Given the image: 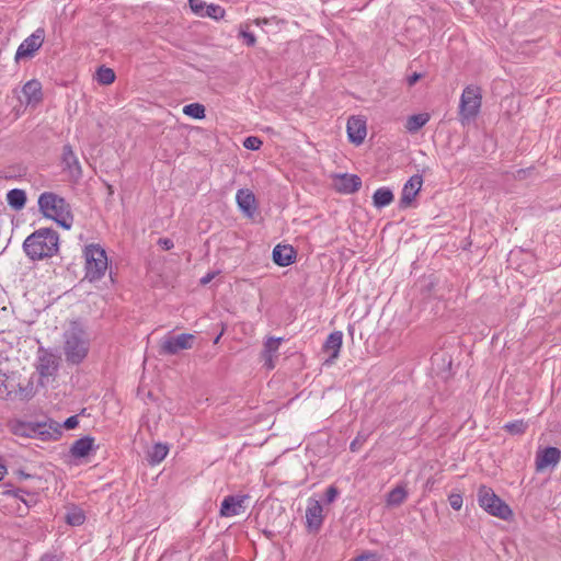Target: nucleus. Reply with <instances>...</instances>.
<instances>
[{
	"mask_svg": "<svg viewBox=\"0 0 561 561\" xmlns=\"http://www.w3.org/2000/svg\"><path fill=\"white\" fill-rule=\"evenodd\" d=\"M91 339L78 322H71L62 335V353L69 365H79L90 352Z\"/></svg>",
	"mask_w": 561,
	"mask_h": 561,
	"instance_id": "f257e3e1",
	"label": "nucleus"
},
{
	"mask_svg": "<svg viewBox=\"0 0 561 561\" xmlns=\"http://www.w3.org/2000/svg\"><path fill=\"white\" fill-rule=\"evenodd\" d=\"M59 237L53 229H38L28 236L23 248L26 255L32 260L50 257L58 251Z\"/></svg>",
	"mask_w": 561,
	"mask_h": 561,
	"instance_id": "f03ea898",
	"label": "nucleus"
},
{
	"mask_svg": "<svg viewBox=\"0 0 561 561\" xmlns=\"http://www.w3.org/2000/svg\"><path fill=\"white\" fill-rule=\"evenodd\" d=\"M38 207L45 217L54 219L65 229L71 228L73 217L69 204L62 197L51 192H45L38 198Z\"/></svg>",
	"mask_w": 561,
	"mask_h": 561,
	"instance_id": "7ed1b4c3",
	"label": "nucleus"
},
{
	"mask_svg": "<svg viewBox=\"0 0 561 561\" xmlns=\"http://www.w3.org/2000/svg\"><path fill=\"white\" fill-rule=\"evenodd\" d=\"M85 277L93 282L104 276L107 270L106 252L99 244H89L84 248Z\"/></svg>",
	"mask_w": 561,
	"mask_h": 561,
	"instance_id": "20e7f679",
	"label": "nucleus"
},
{
	"mask_svg": "<svg viewBox=\"0 0 561 561\" xmlns=\"http://www.w3.org/2000/svg\"><path fill=\"white\" fill-rule=\"evenodd\" d=\"M482 104V91L478 85H467L461 94L459 104V117L462 124L476 119Z\"/></svg>",
	"mask_w": 561,
	"mask_h": 561,
	"instance_id": "39448f33",
	"label": "nucleus"
},
{
	"mask_svg": "<svg viewBox=\"0 0 561 561\" xmlns=\"http://www.w3.org/2000/svg\"><path fill=\"white\" fill-rule=\"evenodd\" d=\"M479 505L489 514L501 519H508L512 516V510L505 504L491 488L482 485L478 490Z\"/></svg>",
	"mask_w": 561,
	"mask_h": 561,
	"instance_id": "423d86ee",
	"label": "nucleus"
},
{
	"mask_svg": "<svg viewBox=\"0 0 561 561\" xmlns=\"http://www.w3.org/2000/svg\"><path fill=\"white\" fill-rule=\"evenodd\" d=\"M195 341V335L182 333L179 335L168 334L159 343V353L161 355H176L181 351L191 350Z\"/></svg>",
	"mask_w": 561,
	"mask_h": 561,
	"instance_id": "0eeeda50",
	"label": "nucleus"
},
{
	"mask_svg": "<svg viewBox=\"0 0 561 561\" xmlns=\"http://www.w3.org/2000/svg\"><path fill=\"white\" fill-rule=\"evenodd\" d=\"M45 38L43 28H37L30 36H27L18 47L15 53V60L31 58L42 47Z\"/></svg>",
	"mask_w": 561,
	"mask_h": 561,
	"instance_id": "6e6552de",
	"label": "nucleus"
},
{
	"mask_svg": "<svg viewBox=\"0 0 561 561\" xmlns=\"http://www.w3.org/2000/svg\"><path fill=\"white\" fill-rule=\"evenodd\" d=\"M324 510L320 501L313 496L309 497L306 507V527L309 531L317 533L320 530L324 520Z\"/></svg>",
	"mask_w": 561,
	"mask_h": 561,
	"instance_id": "1a4fd4ad",
	"label": "nucleus"
},
{
	"mask_svg": "<svg viewBox=\"0 0 561 561\" xmlns=\"http://www.w3.org/2000/svg\"><path fill=\"white\" fill-rule=\"evenodd\" d=\"M61 162L64 171L68 173V176L77 182L82 176V169L78 158V154L71 145H66L62 150Z\"/></svg>",
	"mask_w": 561,
	"mask_h": 561,
	"instance_id": "9d476101",
	"label": "nucleus"
},
{
	"mask_svg": "<svg viewBox=\"0 0 561 561\" xmlns=\"http://www.w3.org/2000/svg\"><path fill=\"white\" fill-rule=\"evenodd\" d=\"M248 495L226 496L220 505V515L222 517H232L242 514L245 511L244 502Z\"/></svg>",
	"mask_w": 561,
	"mask_h": 561,
	"instance_id": "9b49d317",
	"label": "nucleus"
},
{
	"mask_svg": "<svg viewBox=\"0 0 561 561\" xmlns=\"http://www.w3.org/2000/svg\"><path fill=\"white\" fill-rule=\"evenodd\" d=\"M333 185L340 193L352 194L359 190L362 180L355 174H337L333 178Z\"/></svg>",
	"mask_w": 561,
	"mask_h": 561,
	"instance_id": "f8f14e48",
	"label": "nucleus"
},
{
	"mask_svg": "<svg viewBox=\"0 0 561 561\" xmlns=\"http://www.w3.org/2000/svg\"><path fill=\"white\" fill-rule=\"evenodd\" d=\"M22 94L27 106H37L43 101L41 82L37 80L27 81L22 88Z\"/></svg>",
	"mask_w": 561,
	"mask_h": 561,
	"instance_id": "ddd939ff",
	"label": "nucleus"
},
{
	"mask_svg": "<svg viewBox=\"0 0 561 561\" xmlns=\"http://www.w3.org/2000/svg\"><path fill=\"white\" fill-rule=\"evenodd\" d=\"M423 184V179L421 175H413L410 180L404 184L400 204L403 207H408L411 205L417 193L420 192Z\"/></svg>",
	"mask_w": 561,
	"mask_h": 561,
	"instance_id": "4468645a",
	"label": "nucleus"
},
{
	"mask_svg": "<svg viewBox=\"0 0 561 561\" xmlns=\"http://www.w3.org/2000/svg\"><path fill=\"white\" fill-rule=\"evenodd\" d=\"M561 458L560 450L556 447H547L536 456V469L541 471L549 466H556Z\"/></svg>",
	"mask_w": 561,
	"mask_h": 561,
	"instance_id": "2eb2a0df",
	"label": "nucleus"
},
{
	"mask_svg": "<svg viewBox=\"0 0 561 561\" xmlns=\"http://www.w3.org/2000/svg\"><path fill=\"white\" fill-rule=\"evenodd\" d=\"M348 140H365L367 135L366 119L362 116H352L347 121Z\"/></svg>",
	"mask_w": 561,
	"mask_h": 561,
	"instance_id": "dca6fc26",
	"label": "nucleus"
},
{
	"mask_svg": "<svg viewBox=\"0 0 561 561\" xmlns=\"http://www.w3.org/2000/svg\"><path fill=\"white\" fill-rule=\"evenodd\" d=\"M343 343V333L341 331H334L329 334L324 344L323 352L329 355V360L333 362L339 357Z\"/></svg>",
	"mask_w": 561,
	"mask_h": 561,
	"instance_id": "f3484780",
	"label": "nucleus"
},
{
	"mask_svg": "<svg viewBox=\"0 0 561 561\" xmlns=\"http://www.w3.org/2000/svg\"><path fill=\"white\" fill-rule=\"evenodd\" d=\"M282 341V337H270L264 343V351L262 356L264 359V366L267 369H273L275 367L274 357H276Z\"/></svg>",
	"mask_w": 561,
	"mask_h": 561,
	"instance_id": "a211bd4d",
	"label": "nucleus"
},
{
	"mask_svg": "<svg viewBox=\"0 0 561 561\" xmlns=\"http://www.w3.org/2000/svg\"><path fill=\"white\" fill-rule=\"evenodd\" d=\"M296 251L291 245H276L273 250V260L279 266H288L294 263Z\"/></svg>",
	"mask_w": 561,
	"mask_h": 561,
	"instance_id": "6ab92c4d",
	"label": "nucleus"
},
{
	"mask_svg": "<svg viewBox=\"0 0 561 561\" xmlns=\"http://www.w3.org/2000/svg\"><path fill=\"white\" fill-rule=\"evenodd\" d=\"M37 369L42 376H51L58 369V358L51 353H42Z\"/></svg>",
	"mask_w": 561,
	"mask_h": 561,
	"instance_id": "aec40b11",
	"label": "nucleus"
},
{
	"mask_svg": "<svg viewBox=\"0 0 561 561\" xmlns=\"http://www.w3.org/2000/svg\"><path fill=\"white\" fill-rule=\"evenodd\" d=\"M93 447H94V438L87 436V437L77 439L72 444L70 453L75 458H83L89 455V453L93 449Z\"/></svg>",
	"mask_w": 561,
	"mask_h": 561,
	"instance_id": "412c9836",
	"label": "nucleus"
},
{
	"mask_svg": "<svg viewBox=\"0 0 561 561\" xmlns=\"http://www.w3.org/2000/svg\"><path fill=\"white\" fill-rule=\"evenodd\" d=\"M239 207L247 213L252 215L254 210L255 197L254 194L249 190H239L236 195Z\"/></svg>",
	"mask_w": 561,
	"mask_h": 561,
	"instance_id": "4be33fe9",
	"label": "nucleus"
},
{
	"mask_svg": "<svg viewBox=\"0 0 561 561\" xmlns=\"http://www.w3.org/2000/svg\"><path fill=\"white\" fill-rule=\"evenodd\" d=\"M7 202L13 209L20 210L25 206L26 194L23 190H11L7 194Z\"/></svg>",
	"mask_w": 561,
	"mask_h": 561,
	"instance_id": "5701e85b",
	"label": "nucleus"
},
{
	"mask_svg": "<svg viewBox=\"0 0 561 561\" xmlns=\"http://www.w3.org/2000/svg\"><path fill=\"white\" fill-rule=\"evenodd\" d=\"M407 496V489L398 485L387 494L386 503L388 506H399L405 501Z\"/></svg>",
	"mask_w": 561,
	"mask_h": 561,
	"instance_id": "b1692460",
	"label": "nucleus"
},
{
	"mask_svg": "<svg viewBox=\"0 0 561 561\" xmlns=\"http://www.w3.org/2000/svg\"><path fill=\"white\" fill-rule=\"evenodd\" d=\"M169 447L158 443L148 451V460L151 465H158L168 456Z\"/></svg>",
	"mask_w": 561,
	"mask_h": 561,
	"instance_id": "393cba45",
	"label": "nucleus"
},
{
	"mask_svg": "<svg viewBox=\"0 0 561 561\" xmlns=\"http://www.w3.org/2000/svg\"><path fill=\"white\" fill-rule=\"evenodd\" d=\"M374 205L378 208L388 206L393 201V194L389 188L380 187L373 196Z\"/></svg>",
	"mask_w": 561,
	"mask_h": 561,
	"instance_id": "a878e982",
	"label": "nucleus"
},
{
	"mask_svg": "<svg viewBox=\"0 0 561 561\" xmlns=\"http://www.w3.org/2000/svg\"><path fill=\"white\" fill-rule=\"evenodd\" d=\"M65 519L70 526H80L84 523L85 515L80 507L71 506L68 508Z\"/></svg>",
	"mask_w": 561,
	"mask_h": 561,
	"instance_id": "bb28decb",
	"label": "nucleus"
},
{
	"mask_svg": "<svg viewBox=\"0 0 561 561\" xmlns=\"http://www.w3.org/2000/svg\"><path fill=\"white\" fill-rule=\"evenodd\" d=\"M428 119L430 116L426 113L414 114L407 119L405 128L410 131L419 130Z\"/></svg>",
	"mask_w": 561,
	"mask_h": 561,
	"instance_id": "cd10ccee",
	"label": "nucleus"
},
{
	"mask_svg": "<svg viewBox=\"0 0 561 561\" xmlns=\"http://www.w3.org/2000/svg\"><path fill=\"white\" fill-rule=\"evenodd\" d=\"M115 72L113 69L107 67H100L96 71V80L103 85H108L115 81Z\"/></svg>",
	"mask_w": 561,
	"mask_h": 561,
	"instance_id": "c85d7f7f",
	"label": "nucleus"
},
{
	"mask_svg": "<svg viewBox=\"0 0 561 561\" xmlns=\"http://www.w3.org/2000/svg\"><path fill=\"white\" fill-rule=\"evenodd\" d=\"M183 113L193 118H203L205 116V107L199 103H191L183 107Z\"/></svg>",
	"mask_w": 561,
	"mask_h": 561,
	"instance_id": "c756f323",
	"label": "nucleus"
},
{
	"mask_svg": "<svg viewBox=\"0 0 561 561\" xmlns=\"http://www.w3.org/2000/svg\"><path fill=\"white\" fill-rule=\"evenodd\" d=\"M205 16L215 20L222 19L225 16V9L218 4H207L204 13V18Z\"/></svg>",
	"mask_w": 561,
	"mask_h": 561,
	"instance_id": "7c9ffc66",
	"label": "nucleus"
},
{
	"mask_svg": "<svg viewBox=\"0 0 561 561\" xmlns=\"http://www.w3.org/2000/svg\"><path fill=\"white\" fill-rule=\"evenodd\" d=\"M527 428V424L523 420L510 422L504 425V430L513 435L523 434Z\"/></svg>",
	"mask_w": 561,
	"mask_h": 561,
	"instance_id": "2f4dec72",
	"label": "nucleus"
},
{
	"mask_svg": "<svg viewBox=\"0 0 561 561\" xmlns=\"http://www.w3.org/2000/svg\"><path fill=\"white\" fill-rule=\"evenodd\" d=\"M191 10L198 16L204 18L206 2L203 0H188Z\"/></svg>",
	"mask_w": 561,
	"mask_h": 561,
	"instance_id": "473e14b6",
	"label": "nucleus"
},
{
	"mask_svg": "<svg viewBox=\"0 0 561 561\" xmlns=\"http://www.w3.org/2000/svg\"><path fill=\"white\" fill-rule=\"evenodd\" d=\"M448 501H449L450 506L455 511H459L462 507L463 500H462V495L460 493H451L448 496Z\"/></svg>",
	"mask_w": 561,
	"mask_h": 561,
	"instance_id": "72a5a7b5",
	"label": "nucleus"
},
{
	"mask_svg": "<svg viewBox=\"0 0 561 561\" xmlns=\"http://www.w3.org/2000/svg\"><path fill=\"white\" fill-rule=\"evenodd\" d=\"M11 393L7 385L5 374H0V399H8Z\"/></svg>",
	"mask_w": 561,
	"mask_h": 561,
	"instance_id": "f704fd0d",
	"label": "nucleus"
},
{
	"mask_svg": "<svg viewBox=\"0 0 561 561\" xmlns=\"http://www.w3.org/2000/svg\"><path fill=\"white\" fill-rule=\"evenodd\" d=\"M339 496V490L334 485H330L325 491V502L333 503Z\"/></svg>",
	"mask_w": 561,
	"mask_h": 561,
	"instance_id": "c9c22d12",
	"label": "nucleus"
},
{
	"mask_svg": "<svg viewBox=\"0 0 561 561\" xmlns=\"http://www.w3.org/2000/svg\"><path fill=\"white\" fill-rule=\"evenodd\" d=\"M12 495L14 496L15 500H20L24 503L25 507L24 510H20L22 513L26 512L28 506H30V503L24 497V495H27V493L23 490H16V491H13L12 492Z\"/></svg>",
	"mask_w": 561,
	"mask_h": 561,
	"instance_id": "e433bc0d",
	"label": "nucleus"
},
{
	"mask_svg": "<svg viewBox=\"0 0 561 561\" xmlns=\"http://www.w3.org/2000/svg\"><path fill=\"white\" fill-rule=\"evenodd\" d=\"M79 424V420H78V416L77 415H72L70 417H68L65 422H64V426L67 428V430H72V428H76Z\"/></svg>",
	"mask_w": 561,
	"mask_h": 561,
	"instance_id": "4c0bfd02",
	"label": "nucleus"
},
{
	"mask_svg": "<svg viewBox=\"0 0 561 561\" xmlns=\"http://www.w3.org/2000/svg\"><path fill=\"white\" fill-rule=\"evenodd\" d=\"M354 561H378L377 554L367 552L358 556Z\"/></svg>",
	"mask_w": 561,
	"mask_h": 561,
	"instance_id": "58836bf2",
	"label": "nucleus"
},
{
	"mask_svg": "<svg viewBox=\"0 0 561 561\" xmlns=\"http://www.w3.org/2000/svg\"><path fill=\"white\" fill-rule=\"evenodd\" d=\"M158 244L163 249V250H171L173 247H174V243L171 239L169 238H160L158 240Z\"/></svg>",
	"mask_w": 561,
	"mask_h": 561,
	"instance_id": "ea45409f",
	"label": "nucleus"
},
{
	"mask_svg": "<svg viewBox=\"0 0 561 561\" xmlns=\"http://www.w3.org/2000/svg\"><path fill=\"white\" fill-rule=\"evenodd\" d=\"M242 37L244 38V42L248 46H254L256 39L252 33L242 32Z\"/></svg>",
	"mask_w": 561,
	"mask_h": 561,
	"instance_id": "a19ab883",
	"label": "nucleus"
},
{
	"mask_svg": "<svg viewBox=\"0 0 561 561\" xmlns=\"http://www.w3.org/2000/svg\"><path fill=\"white\" fill-rule=\"evenodd\" d=\"M420 78H421V75H420V73H416V72H415V73H413L412 76H410V77L408 78V84H409L410 87H412L413 84H415V83L419 81V79H420Z\"/></svg>",
	"mask_w": 561,
	"mask_h": 561,
	"instance_id": "79ce46f5",
	"label": "nucleus"
},
{
	"mask_svg": "<svg viewBox=\"0 0 561 561\" xmlns=\"http://www.w3.org/2000/svg\"><path fill=\"white\" fill-rule=\"evenodd\" d=\"M262 142H243L244 147L250 150H259Z\"/></svg>",
	"mask_w": 561,
	"mask_h": 561,
	"instance_id": "37998d69",
	"label": "nucleus"
},
{
	"mask_svg": "<svg viewBox=\"0 0 561 561\" xmlns=\"http://www.w3.org/2000/svg\"><path fill=\"white\" fill-rule=\"evenodd\" d=\"M39 561H59L56 556L46 554Z\"/></svg>",
	"mask_w": 561,
	"mask_h": 561,
	"instance_id": "c03bdc74",
	"label": "nucleus"
},
{
	"mask_svg": "<svg viewBox=\"0 0 561 561\" xmlns=\"http://www.w3.org/2000/svg\"><path fill=\"white\" fill-rule=\"evenodd\" d=\"M213 278H214V274H207L206 276H204V277L201 279V283H202L203 285H206V284H208Z\"/></svg>",
	"mask_w": 561,
	"mask_h": 561,
	"instance_id": "a18cd8bd",
	"label": "nucleus"
},
{
	"mask_svg": "<svg viewBox=\"0 0 561 561\" xmlns=\"http://www.w3.org/2000/svg\"><path fill=\"white\" fill-rule=\"evenodd\" d=\"M268 22H270V20H268V19H266V18H263V19H256V20L254 21V23H255L257 26L266 25Z\"/></svg>",
	"mask_w": 561,
	"mask_h": 561,
	"instance_id": "49530a36",
	"label": "nucleus"
},
{
	"mask_svg": "<svg viewBox=\"0 0 561 561\" xmlns=\"http://www.w3.org/2000/svg\"><path fill=\"white\" fill-rule=\"evenodd\" d=\"M7 473V468L4 465L0 463V481L3 479V477Z\"/></svg>",
	"mask_w": 561,
	"mask_h": 561,
	"instance_id": "de8ad7c7",
	"label": "nucleus"
},
{
	"mask_svg": "<svg viewBox=\"0 0 561 561\" xmlns=\"http://www.w3.org/2000/svg\"><path fill=\"white\" fill-rule=\"evenodd\" d=\"M244 140L252 141V140H259V139L255 136H248V137L244 138Z\"/></svg>",
	"mask_w": 561,
	"mask_h": 561,
	"instance_id": "09e8293b",
	"label": "nucleus"
},
{
	"mask_svg": "<svg viewBox=\"0 0 561 561\" xmlns=\"http://www.w3.org/2000/svg\"><path fill=\"white\" fill-rule=\"evenodd\" d=\"M219 339H220V335H218V336L215 339L214 343H218Z\"/></svg>",
	"mask_w": 561,
	"mask_h": 561,
	"instance_id": "8fccbe9b",
	"label": "nucleus"
}]
</instances>
